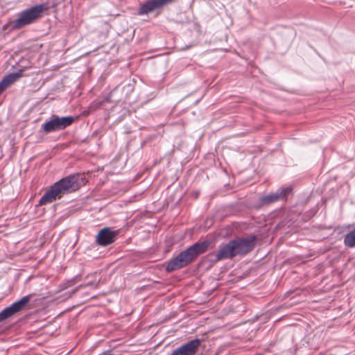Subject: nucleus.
<instances>
[{
    "label": "nucleus",
    "mask_w": 355,
    "mask_h": 355,
    "mask_svg": "<svg viewBox=\"0 0 355 355\" xmlns=\"http://www.w3.org/2000/svg\"><path fill=\"white\" fill-rule=\"evenodd\" d=\"M256 239L255 235H250L230 240L227 243H220L213 261L217 262L223 259H232L238 255L248 254L254 248Z\"/></svg>",
    "instance_id": "obj_1"
},
{
    "label": "nucleus",
    "mask_w": 355,
    "mask_h": 355,
    "mask_svg": "<svg viewBox=\"0 0 355 355\" xmlns=\"http://www.w3.org/2000/svg\"><path fill=\"white\" fill-rule=\"evenodd\" d=\"M79 178L80 175L75 173L55 182L40 198L39 205H44L51 203L57 199L61 198L63 195L78 189L80 187Z\"/></svg>",
    "instance_id": "obj_2"
},
{
    "label": "nucleus",
    "mask_w": 355,
    "mask_h": 355,
    "mask_svg": "<svg viewBox=\"0 0 355 355\" xmlns=\"http://www.w3.org/2000/svg\"><path fill=\"white\" fill-rule=\"evenodd\" d=\"M210 243V241L207 240L195 243L180 252L175 257L171 259L167 262L166 270L167 272H173L186 267L192 263L199 255L205 252Z\"/></svg>",
    "instance_id": "obj_3"
},
{
    "label": "nucleus",
    "mask_w": 355,
    "mask_h": 355,
    "mask_svg": "<svg viewBox=\"0 0 355 355\" xmlns=\"http://www.w3.org/2000/svg\"><path fill=\"white\" fill-rule=\"evenodd\" d=\"M43 9L44 6L40 4L20 12L17 18L11 23L12 28L19 29L33 23L41 16Z\"/></svg>",
    "instance_id": "obj_4"
},
{
    "label": "nucleus",
    "mask_w": 355,
    "mask_h": 355,
    "mask_svg": "<svg viewBox=\"0 0 355 355\" xmlns=\"http://www.w3.org/2000/svg\"><path fill=\"white\" fill-rule=\"evenodd\" d=\"M74 121V117L71 116L60 117L52 115L49 121L42 125L41 129L46 134L62 130L70 126Z\"/></svg>",
    "instance_id": "obj_5"
},
{
    "label": "nucleus",
    "mask_w": 355,
    "mask_h": 355,
    "mask_svg": "<svg viewBox=\"0 0 355 355\" xmlns=\"http://www.w3.org/2000/svg\"><path fill=\"white\" fill-rule=\"evenodd\" d=\"M200 345V340L195 338L174 349L171 355H194Z\"/></svg>",
    "instance_id": "obj_6"
},
{
    "label": "nucleus",
    "mask_w": 355,
    "mask_h": 355,
    "mask_svg": "<svg viewBox=\"0 0 355 355\" xmlns=\"http://www.w3.org/2000/svg\"><path fill=\"white\" fill-rule=\"evenodd\" d=\"M174 1L175 0H148L141 5L138 10V14L140 15H147Z\"/></svg>",
    "instance_id": "obj_7"
},
{
    "label": "nucleus",
    "mask_w": 355,
    "mask_h": 355,
    "mask_svg": "<svg viewBox=\"0 0 355 355\" xmlns=\"http://www.w3.org/2000/svg\"><path fill=\"white\" fill-rule=\"evenodd\" d=\"M116 232L111 230L108 227L102 229L96 236V242L102 246H106L114 241Z\"/></svg>",
    "instance_id": "obj_8"
},
{
    "label": "nucleus",
    "mask_w": 355,
    "mask_h": 355,
    "mask_svg": "<svg viewBox=\"0 0 355 355\" xmlns=\"http://www.w3.org/2000/svg\"><path fill=\"white\" fill-rule=\"evenodd\" d=\"M31 300V295H26L21 297L19 300L13 302L12 304V307L15 310L16 313L21 311L26 304L30 302Z\"/></svg>",
    "instance_id": "obj_9"
},
{
    "label": "nucleus",
    "mask_w": 355,
    "mask_h": 355,
    "mask_svg": "<svg viewBox=\"0 0 355 355\" xmlns=\"http://www.w3.org/2000/svg\"><path fill=\"white\" fill-rule=\"evenodd\" d=\"M343 243L347 248H355V227L345 235Z\"/></svg>",
    "instance_id": "obj_10"
},
{
    "label": "nucleus",
    "mask_w": 355,
    "mask_h": 355,
    "mask_svg": "<svg viewBox=\"0 0 355 355\" xmlns=\"http://www.w3.org/2000/svg\"><path fill=\"white\" fill-rule=\"evenodd\" d=\"M279 200L278 192L269 193L268 195L260 198V202L262 205H268Z\"/></svg>",
    "instance_id": "obj_11"
},
{
    "label": "nucleus",
    "mask_w": 355,
    "mask_h": 355,
    "mask_svg": "<svg viewBox=\"0 0 355 355\" xmlns=\"http://www.w3.org/2000/svg\"><path fill=\"white\" fill-rule=\"evenodd\" d=\"M22 70H19L17 72L10 73L6 76L1 80L7 84V86L10 87L13 83H15L21 76Z\"/></svg>",
    "instance_id": "obj_12"
},
{
    "label": "nucleus",
    "mask_w": 355,
    "mask_h": 355,
    "mask_svg": "<svg viewBox=\"0 0 355 355\" xmlns=\"http://www.w3.org/2000/svg\"><path fill=\"white\" fill-rule=\"evenodd\" d=\"M17 313L11 305L7 306L0 312V321L5 320Z\"/></svg>",
    "instance_id": "obj_13"
},
{
    "label": "nucleus",
    "mask_w": 355,
    "mask_h": 355,
    "mask_svg": "<svg viewBox=\"0 0 355 355\" xmlns=\"http://www.w3.org/2000/svg\"><path fill=\"white\" fill-rule=\"evenodd\" d=\"M293 188L291 186L281 188L278 192L279 200H286L292 192Z\"/></svg>",
    "instance_id": "obj_14"
},
{
    "label": "nucleus",
    "mask_w": 355,
    "mask_h": 355,
    "mask_svg": "<svg viewBox=\"0 0 355 355\" xmlns=\"http://www.w3.org/2000/svg\"><path fill=\"white\" fill-rule=\"evenodd\" d=\"M0 87L3 90V92L8 88L9 87L8 86H7V84L3 83L2 80L0 82Z\"/></svg>",
    "instance_id": "obj_15"
},
{
    "label": "nucleus",
    "mask_w": 355,
    "mask_h": 355,
    "mask_svg": "<svg viewBox=\"0 0 355 355\" xmlns=\"http://www.w3.org/2000/svg\"><path fill=\"white\" fill-rule=\"evenodd\" d=\"M0 87L3 90V92L8 88L9 87L8 86H7V84L3 83L2 80L0 82Z\"/></svg>",
    "instance_id": "obj_16"
},
{
    "label": "nucleus",
    "mask_w": 355,
    "mask_h": 355,
    "mask_svg": "<svg viewBox=\"0 0 355 355\" xmlns=\"http://www.w3.org/2000/svg\"><path fill=\"white\" fill-rule=\"evenodd\" d=\"M0 87L3 90V92L8 88L9 87L8 86H7V84L3 83L2 80L0 82Z\"/></svg>",
    "instance_id": "obj_17"
},
{
    "label": "nucleus",
    "mask_w": 355,
    "mask_h": 355,
    "mask_svg": "<svg viewBox=\"0 0 355 355\" xmlns=\"http://www.w3.org/2000/svg\"><path fill=\"white\" fill-rule=\"evenodd\" d=\"M3 90L0 87V95L3 93Z\"/></svg>",
    "instance_id": "obj_18"
},
{
    "label": "nucleus",
    "mask_w": 355,
    "mask_h": 355,
    "mask_svg": "<svg viewBox=\"0 0 355 355\" xmlns=\"http://www.w3.org/2000/svg\"><path fill=\"white\" fill-rule=\"evenodd\" d=\"M3 90L0 87V95L3 93Z\"/></svg>",
    "instance_id": "obj_19"
}]
</instances>
